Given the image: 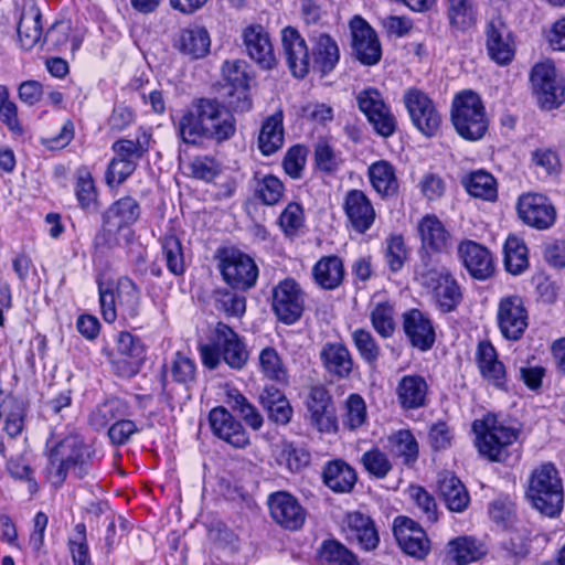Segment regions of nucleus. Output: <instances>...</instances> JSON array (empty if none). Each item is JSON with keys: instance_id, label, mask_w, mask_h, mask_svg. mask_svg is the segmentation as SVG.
Segmentation results:
<instances>
[{"instance_id": "39448f33", "label": "nucleus", "mask_w": 565, "mask_h": 565, "mask_svg": "<svg viewBox=\"0 0 565 565\" xmlns=\"http://www.w3.org/2000/svg\"><path fill=\"white\" fill-rule=\"evenodd\" d=\"M202 363L215 370L221 361L231 369L242 370L248 361V351L239 335L227 324L217 322L211 342L199 347Z\"/></svg>"}, {"instance_id": "052dcab7", "label": "nucleus", "mask_w": 565, "mask_h": 565, "mask_svg": "<svg viewBox=\"0 0 565 565\" xmlns=\"http://www.w3.org/2000/svg\"><path fill=\"white\" fill-rule=\"evenodd\" d=\"M162 253L168 269L173 275H182L184 273L185 265L180 239L174 235L166 236L162 239Z\"/></svg>"}, {"instance_id": "7c9ffc66", "label": "nucleus", "mask_w": 565, "mask_h": 565, "mask_svg": "<svg viewBox=\"0 0 565 565\" xmlns=\"http://www.w3.org/2000/svg\"><path fill=\"white\" fill-rule=\"evenodd\" d=\"M258 402L271 423L286 426L291 422L294 408L279 388L266 385L258 396Z\"/></svg>"}, {"instance_id": "aec40b11", "label": "nucleus", "mask_w": 565, "mask_h": 565, "mask_svg": "<svg viewBox=\"0 0 565 565\" xmlns=\"http://www.w3.org/2000/svg\"><path fill=\"white\" fill-rule=\"evenodd\" d=\"M498 326L502 335L512 341L522 338L527 328V311L521 297H504L498 306Z\"/></svg>"}, {"instance_id": "c756f323", "label": "nucleus", "mask_w": 565, "mask_h": 565, "mask_svg": "<svg viewBox=\"0 0 565 565\" xmlns=\"http://www.w3.org/2000/svg\"><path fill=\"white\" fill-rule=\"evenodd\" d=\"M173 45L190 60H199L210 53L211 38L204 26L190 25L180 30Z\"/></svg>"}, {"instance_id": "4c0bfd02", "label": "nucleus", "mask_w": 565, "mask_h": 565, "mask_svg": "<svg viewBox=\"0 0 565 565\" xmlns=\"http://www.w3.org/2000/svg\"><path fill=\"white\" fill-rule=\"evenodd\" d=\"M386 447L398 458H402L404 465L412 466L418 459V443L408 429H399L387 437Z\"/></svg>"}, {"instance_id": "4468645a", "label": "nucleus", "mask_w": 565, "mask_h": 565, "mask_svg": "<svg viewBox=\"0 0 565 565\" xmlns=\"http://www.w3.org/2000/svg\"><path fill=\"white\" fill-rule=\"evenodd\" d=\"M116 351L118 358L111 362L114 372L120 377L135 376L146 359V349L141 339L128 331H121L117 335Z\"/></svg>"}, {"instance_id": "c85d7f7f", "label": "nucleus", "mask_w": 565, "mask_h": 565, "mask_svg": "<svg viewBox=\"0 0 565 565\" xmlns=\"http://www.w3.org/2000/svg\"><path fill=\"white\" fill-rule=\"evenodd\" d=\"M398 405L404 411H414L427 406L428 384L418 374L401 377L395 388Z\"/></svg>"}, {"instance_id": "864d4df0", "label": "nucleus", "mask_w": 565, "mask_h": 565, "mask_svg": "<svg viewBox=\"0 0 565 565\" xmlns=\"http://www.w3.org/2000/svg\"><path fill=\"white\" fill-rule=\"evenodd\" d=\"M111 149L116 157L125 161L129 160L132 166L137 167L139 160L149 150V136L143 134L142 138H137L136 140L119 139L113 143Z\"/></svg>"}, {"instance_id": "6ab92c4d", "label": "nucleus", "mask_w": 565, "mask_h": 565, "mask_svg": "<svg viewBox=\"0 0 565 565\" xmlns=\"http://www.w3.org/2000/svg\"><path fill=\"white\" fill-rule=\"evenodd\" d=\"M311 425L322 434H334L338 430V419L332 405V396L322 385L312 386L306 402Z\"/></svg>"}, {"instance_id": "79ce46f5", "label": "nucleus", "mask_w": 565, "mask_h": 565, "mask_svg": "<svg viewBox=\"0 0 565 565\" xmlns=\"http://www.w3.org/2000/svg\"><path fill=\"white\" fill-rule=\"evenodd\" d=\"M118 307L125 320L137 321L140 313V290L129 278L118 282Z\"/></svg>"}, {"instance_id": "69168bd1", "label": "nucleus", "mask_w": 565, "mask_h": 565, "mask_svg": "<svg viewBox=\"0 0 565 565\" xmlns=\"http://www.w3.org/2000/svg\"><path fill=\"white\" fill-rule=\"evenodd\" d=\"M385 258L393 273L399 271L407 258V249L403 236L393 235L386 242Z\"/></svg>"}, {"instance_id": "423d86ee", "label": "nucleus", "mask_w": 565, "mask_h": 565, "mask_svg": "<svg viewBox=\"0 0 565 565\" xmlns=\"http://www.w3.org/2000/svg\"><path fill=\"white\" fill-rule=\"evenodd\" d=\"M472 429L477 436L476 444L481 455L491 461L504 462L509 457L508 447L516 441L520 429L488 414L483 419L475 420Z\"/></svg>"}, {"instance_id": "13d9d810", "label": "nucleus", "mask_w": 565, "mask_h": 565, "mask_svg": "<svg viewBox=\"0 0 565 565\" xmlns=\"http://www.w3.org/2000/svg\"><path fill=\"white\" fill-rule=\"evenodd\" d=\"M259 366L262 373L276 382L287 383V371L281 359L273 347L264 348L259 353Z\"/></svg>"}, {"instance_id": "c9c22d12", "label": "nucleus", "mask_w": 565, "mask_h": 565, "mask_svg": "<svg viewBox=\"0 0 565 565\" xmlns=\"http://www.w3.org/2000/svg\"><path fill=\"white\" fill-rule=\"evenodd\" d=\"M284 113L278 109L268 116L260 128L258 136V148L265 156H270L284 145Z\"/></svg>"}, {"instance_id": "a18cd8bd", "label": "nucleus", "mask_w": 565, "mask_h": 565, "mask_svg": "<svg viewBox=\"0 0 565 565\" xmlns=\"http://www.w3.org/2000/svg\"><path fill=\"white\" fill-rule=\"evenodd\" d=\"M467 192L486 201H494L498 198L495 179L483 170L472 171L462 181Z\"/></svg>"}, {"instance_id": "f03ea898", "label": "nucleus", "mask_w": 565, "mask_h": 565, "mask_svg": "<svg viewBox=\"0 0 565 565\" xmlns=\"http://www.w3.org/2000/svg\"><path fill=\"white\" fill-rule=\"evenodd\" d=\"M236 131V120L228 109L216 99L199 98L181 116L178 135L184 143L201 145L204 141L222 143Z\"/></svg>"}, {"instance_id": "72a5a7b5", "label": "nucleus", "mask_w": 565, "mask_h": 565, "mask_svg": "<svg viewBox=\"0 0 565 565\" xmlns=\"http://www.w3.org/2000/svg\"><path fill=\"white\" fill-rule=\"evenodd\" d=\"M313 281L323 290H334L343 282L345 270L337 255L321 257L311 270Z\"/></svg>"}, {"instance_id": "1a4fd4ad", "label": "nucleus", "mask_w": 565, "mask_h": 565, "mask_svg": "<svg viewBox=\"0 0 565 565\" xmlns=\"http://www.w3.org/2000/svg\"><path fill=\"white\" fill-rule=\"evenodd\" d=\"M533 94L539 106L545 110L558 108L565 102V77L553 62L546 61L533 66L530 75Z\"/></svg>"}, {"instance_id": "e2e57ef3", "label": "nucleus", "mask_w": 565, "mask_h": 565, "mask_svg": "<svg viewBox=\"0 0 565 565\" xmlns=\"http://www.w3.org/2000/svg\"><path fill=\"white\" fill-rule=\"evenodd\" d=\"M366 422V405L359 394H351L345 402L342 423L350 430L360 428Z\"/></svg>"}, {"instance_id": "5fc2aeb1", "label": "nucleus", "mask_w": 565, "mask_h": 565, "mask_svg": "<svg viewBox=\"0 0 565 565\" xmlns=\"http://www.w3.org/2000/svg\"><path fill=\"white\" fill-rule=\"evenodd\" d=\"M343 159L341 152L326 139H319L315 145V164L324 173H334L339 170Z\"/></svg>"}, {"instance_id": "bf43d9fd", "label": "nucleus", "mask_w": 565, "mask_h": 565, "mask_svg": "<svg viewBox=\"0 0 565 565\" xmlns=\"http://www.w3.org/2000/svg\"><path fill=\"white\" fill-rule=\"evenodd\" d=\"M320 555L330 565H360L356 556L335 540L326 541L321 546Z\"/></svg>"}, {"instance_id": "ddd939ff", "label": "nucleus", "mask_w": 565, "mask_h": 565, "mask_svg": "<svg viewBox=\"0 0 565 565\" xmlns=\"http://www.w3.org/2000/svg\"><path fill=\"white\" fill-rule=\"evenodd\" d=\"M273 310L285 324L297 322L305 310V294L292 278H286L273 289Z\"/></svg>"}, {"instance_id": "a878e982", "label": "nucleus", "mask_w": 565, "mask_h": 565, "mask_svg": "<svg viewBox=\"0 0 565 565\" xmlns=\"http://www.w3.org/2000/svg\"><path fill=\"white\" fill-rule=\"evenodd\" d=\"M319 358L323 369L332 377L344 380L351 376L354 360L343 342H326L320 349Z\"/></svg>"}, {"instance_id": "4d7b16f0", "label": "nucleus", "mask_w": 565, "mask_h": 565, "mask_svg": "<svg viewBox=\"0 0 565 565\" xmlns=\"http://www.w3.org/2000/svg\"><path fill=\"white\" fill-rule=\"evenodd\" d=\"M361 463L371 477L380 480L386 478L393 469L387 454L377 447L365 451L361 457Z\"/></svg>"}, {"instance_id": "ea45409f", "label": "nucleus", "mask_w": 565, "mask_h": 565, "mask_svg": "<svg viewBox=\"0 0 565 565\" xmlns=\"http://www.w3.org/2000/svg\"><path fill=\"white\" fill-rule=\"evenodd\" d=\"M106 223L122 228L136 223L140 216L139 203L131 196H125L114 202L104 213Z\"/></svg>"}, {"instance_id": "a211bd4d", "label": "nucleus", "mask_w": 565, "mask_h": 565, "mask_svg": "<svg viewBox=\"0 0 565 565\" xmlns=\"http://www.w3.org/2000/svg\"><path fill=\"white\" fill-rule=\"evenodd\" d=\"M393 534L401 550L417 559L430 552V541L424 529L408 516L399 515L393 522Z\"/></svg>"}, {"instance_id": "20e7f679", "label": "nucleus", "mask_w": 565, "mask_h": 565, "mask_svg": "<svg viewBox=\"0 0 565 565\" xmlns=\"http://www.w3.org/2000/svg\"><path fill=\"white\" fill-rule=\"evenodd\" d=\"M94 451L76 435L56 443L49 452L47 476L54 487L63 484L71 468L78 478L88 473Z\"/></svg>"}, {"instance_id": "f3484780", "label": "nucleus", "mask_w": 565, "mask_h": 565, "mask_svg": "<svg viewBox=\"0 0 565 565\" xmlns=\"http://www.w3.org/2000/svg\"><path fill=\"white\" fill-rule=\"evenodd\" d=\"M457 254L462 266L473 279L483 281L494 275V258L484 245L472 239H462L458 244Z\"/></svg>"}, {"instance_id": "473e14b6", "label": "nucleus", "mask_w": 565, "mask_h": 565, "mask_svg": "<svg viewBox=\"0 0 565 565\" xmlns=\"http://www.w3.org/2000/svg\"><path fill=\"white\" fill-rule=\"evenodd\" d=\"M323 483L335 493H349L356 483V472L343 459H332L322 469Z\"/></svg>"}, {"instance_id": "f704fd0d", "label": "nucleus", "mask_w": 565, "mask_h": 565, "mask_svg": "<svg viewBox=\"0 0 565 565\" xmlns=\"http://www.w3.org/2000/svg\"><path fill=\"white\" fill-rule=\"evenodd\" d=\"M438 492L452 512L461 513L469 505L470 495L465 484L452 473H446L438 481Z\"/></svg>"}, {"instance_id": "393cba45", "label": "nucleus", "mask_w": 565, "mask_h": 565, "mask_svg": "<svg viewBox=\"0 0 565 565\" xmlns=\"http://www.w3.org/2000/svg\"><path fill=\"white\" fill-rule=\"evenodd\" d=\"M343 210L352 228L360 234L370 230L375 221L376 214L373 204L361 190L347 192Z\"/></svg>"}, {"instance_id": "338daca9", "label": "nucleus", "mask_w": 565, "mask_h": 565, "mask_svg": "<svg viewBox=\"0 0 565 565\" xmlns=\"http://www.w3.org/2000/svg\"><path fill=\"white\" fill-rule=\"evenodd\" d=\"M305 224L303 210L300 204L296 202L289 203L279 216V225L282 232L292 236L297 234L300 227Z\"/></svg>"}, {"instance_id": "49530a36", "label": "nucleus", "mask_w": 565, "mask_h": 565, "mask_svg": "<svg viewBox=\"0 0 565 565\" xmlns=\"http://www.w3.org/2000/svg\"><path fill=\"white\" fill-rule=\"evenodd\" d=\"M77 202L85 212L96 213L99 209L98 193L89 171L79 169L75 183Z\"/></svg>"}, {"instance_id": "6e6d98bb", "label": "nucleus", "mask_w": 565, "mask_h": 565, "mask_svg": "<svg viewBox=\"0 0 565 565\" xmlns=\"http://www.w3.org/2000/svg\"><path fill=\"white\" fill-rule=\"evenodd\" d=\"M254 194L262 203L274 205L282 198L284 184L273 174L263 178L255 177Z\"/></svg>"}, {"instance_id": "0eeeda50", "label": "nucleus", "mask_w": 565, "mask_h": 565, "mask_svg": "<svg viewBox=\"0 0 565 565\" xmlns=\"http://www.w3.org/2000/svg\"><path fill=\"white\" fill-rule=\"evenodd\" d=\"M526 497L543 515L555 518L561 514L564 502L563 483L552 463L542 465L532 472Z\"/></svg>"}, {"instance_id": "3c124183", "label": "nucleus", "mask_w": 565, "mask_h": 565, "mask_svg": "<svg viewBox=\"0 0 565 565\" xmlns=\"http://www.w3.org/2000/svg\"><path fill=\"white\" fill-rule=\"evenodd\" d=\"M71 31L72 25L70 21H56L46 31L43 43L47 45L49 50L61 52L66 50L70 42H72L71 50L74 52L78 50L81 40L77 38L71 40Z\"/></svg>"}, {"instance_id": "e433bc0d", "label": "nucleus", "mask_w": 565, "mask_h": 565, "mask_svg": "<svg viewBox=\"0 0 565 565\" xmlns=\"http://www.w3.org/2000/svg\"><path fill=\"white\" fill-rule=\"evenodd\" d=\"M196 364L194 360L181 352H177L166 371L162 379V386H167V377L171 376L172 381L182 386L185 391H190L196 383Z\"/></svg>"}, {"instance_id": "6e6552de", "label": "nucleus", "mask_w": 565, "mask_h": 565, "mask_svg": "<svg viewBox=\"0 0 565 565\" xmlns=\"http://www.w3.org/2000/svg\"><path fill=\"white\" fill-rule=\"evenodd\" d=\"M451 124L465 140H480L488 130V118L480 96L473 92L458 94L451 105Z\"/></svg>"}, {"instance_id": "b1692460", "label": "nucleus", "mask_w": 565, "mask_h": 565, "mask_svg": "<svg viewBox=\"0 0 565 565\" xmlns=\"http://www.w3.org/2000/svg\"><path fill=\"white\" fill-rule=\"evenodd\" d=\"M418 234L420 237V266L426 255L443 254L450 248V234L443 222L436 215H426L418 223Z\"/></svg>"}, {"instance_id": "37998d69", "label": "nucleus", "mask_w": 565, "mask_h": 565, "mask_svg": "<svg viewBox=\"0 0 565 565\" xmlns=\"http://www.w3.org/2000/svg\"><path fill=\"white\" fill-rule=\"evenodd\" d=\"M448 20L452 29L466 32L477 22V8L473 0H448Z\"/></svg>"}, {"instance_id": "0e129e2a", "label": "nucleus", "mask_w": 565, "mask_h": 565, "mask_svg": "<svg viewBox=\"0 0 565 565\" xmlns=\"http://www.w3.org/2000/svg\"><path fill=\"white\" fill-rule=\"evenodd\" d=\"M248 64L244 60L225 61L222 66L223 78L233 87H249Z\"/></svg>"}, {"instance_id": "603ef678", "label": "nucleus", "mask_w": 565, "mask_h": 565, "mask_svg": "<svg viewBox=\"0 0 565 565\" xmlns=\"http://www.w3.org/2000/svg\"><path fill=\"white\" fill-rule=\"evenodd\" d=\"M227 404L236 412L253 430H259L264 425V417L259 411L239 392L227 395Z\"/></svg>"}, {"instance_id": "412c9836", "label": "nucleus", "mask_w": 565, "mask_h": 565, "mask_svg": "<svg viewBox=\"0 0 565 565\" xmlns=\"http://www.w3.org/2000/svg\"><path fill=\"white\" fill-rule=\"evenodd\" d=\"M486 47L489 57L499 65H508L514 57L512 32L500 15L486 25Z\"/></svg>"}, {"instance_id": "bb28decb", "label": "nucleus", "mask_w": 565, "mask_h": 565, "mask_svg": "<svg viewBox=\"0 0 565 565\" xmlns=\"http://www.w3.org/2000/svg\"><path fill=\"white\" fill-rule=\"evenodd\" d=\"M42 14L34 0H23L17 26L20 47L33 49L42 38Z\"/></svg>"}, {"instance_id": "9b49d317", "label": "nucleus", "mask_w": 565, "mask_h": 565, "mask_svg": "<svg viewBox=\"0 0 565 565\" xmlns=\"http://www.w3.org/2000/svg\"><path fill=\"white\" fill-rule=\"evenodd\" d=\"M403 100L416 129L427 138L435 137L440 129L443 118L434 100L416 88L408 89Z\"/></svg>"}, {"instance_id": "dca6fc26", "label": "nucleus", "mask_w": 565, "mask_h": 565, "mask_svg": "<svg viewBox=\"0 0 565 565\" xmlns=\"http://www.w3.org/2000/svg\"><path fill=\"white\" fill-rule=\"evenodd\" d=\"M522 222L536 230H547L556 221V210L547 196L541 193L522 194L516 204Z\"/></svg>"}, {"instance_id": "5701e85b", "label": "nucleus", "mask_w": 565, "mask_h": 565, "mask_svg": "<svg viewBox=\"0 0 565 565\" xmlns=\"http://www.w3.org/2000/svg\"><path fill=\"white\" fill-rule=\"evenodd\" d=\"M209 422L213 434L234 448H245L249 445V436L244 426L225 407L211 409Z\"/></svg>"}, {"instance_id": "8fccbe9b", "label": "nucleus", "mask_w": 565, "mask_h": 565, "mask_svg": "<svg viewBox=\"0 0 565 565\" xmlns=\"http://www.w3.org/2000/svg\"><path fill=\"white\" fill-rule=\"evenodd\" d=\"M351 339L361 360L370 367H374L382 355V350L371 331L358 328L352 331Z\"/></svg>"}, {"instance_id": "09e8293b", "label": "nucleus", "mask_w": 565, "mask_h": 565, "mask_svg": "<svg viewBox=\"0 0 565 565\" xmlns=\"http://www.w3.org/2000/svg\"><path fill=\"white\" fill-rule=\"evenodd\" d=\"M370 321L380 337L391 338L396 329L394 303L387 300L376 302L370 311Z\"/></svg>"}, {"instance_id": "c03bdc74", "label": "nucleus", "mask_w": 565, "mask_h": 565, "mask_svg": "<svg viewBox=\"0 0 565 565\" xmlns=\"http://www.w3.org/2000/svg\"><path fill=\"white\" fill-rule=\"evenodd\" d=\"M128 414V406L119 398H110L97 405L89 414V425L100 430L108 426L113 420L125 417Z\"/></svg>"}, {"instance_id": "de8ad7c7", "label": "nucleus", "mask_w": 565, "mask_h": 565, "mask_svg": "<svg viewBox=\"0 0 565 565\" xmlns=\"http://www.w3.org/2000/svg\"><path fill=\"white\" fill-rule=\"evenodd\" d=\"M449 554L458 565L478 561L486 554V547L473 537L460 536L449 542Z\"/></svg>"}, {"instance_id": "a19ab883", "label": "nucleus", "mask_w": 565, "mask_h": 565, "mask_svg": "<svg viewBox=\"0 0 565 565\" xmlns=\"http://www.w3.org/2000/svg\"><path fill=\"white\" fill-rule=\"evenodd\" d=\"M503 263L508 273L516 276L529 267L527 247L515 235H509L503 245Z\"/></svg>"}, {"instance_id": "2eb2a0df", "label": "nucleus", "mask_w": 565, "mask_h": 565, "mask_svg": "<svg viewBox=\"0 0 565 565\" xmlns=\"http://www.w3.org/2000/svg\"><path fill=\"white\" fill-rule=\"evenodd\" d=\"M271 519L280 527L288 531L300 530L307 518L306 509L299 500L287 491H277L267 499Z\"/></svg>"}, {"instance_id": "f257e3e1", "label": "nucleus", "mask_w": 565, "mask_h": 565, "mask_svg": "<svg viewBox=\"0 0 565 565\" xmlns=\"http://www.w3.org/2000/svg\"><path fill=\"white\" fill-rule=\"evenodd\" d=\"M308 42L292 25L280 30V43L287 66L296 78H305L310 70L322 76L330 74L340 62L338 41L320 29L307 31Z\"/></svg>"}, {"instance_id": "4be33fe9", "label": "nucleus", "mask_w": 565, "mask_h": 565, "mask_svg": "<svg viewBox=\"0 0 565 565\" xmlns=\"http://www.w3.org/2000/svg\"><path fill=\"white\" fill-rule=\"evenodd\" d=\"M352 50L356 58L364 65H375L382 56L381 44L375 31L361 17L350 22Z\"/></svg>"}, {"instance_id": "58836bf2", "label": "nucleus", "mask_w": 565, "mask_h": 565, "mask_svg": "<svg viewBox=\"0 0 565 565\" xmlns=\"http://www.w3.org/2000/svg\"><path fill=\"white\" fill-rule=\"evenodd\" d=\"M369 177L374 190L382 196H393L397 193L398 181L395 168L388 161H377L370 166Z\"/></svg>"}, {"instance_id": "2f4dec72", "label": "nucleus", "mask_w": 565, "mask_h": 565, "mask_svg": "<svg viewBox=\"0 0 565 565\" xmlns=\"http://www.w3.org/2000/svg\"><path fill=\"white\" fill-rule=\"evenodd\" d=\"M344 523V532L348 540L356 541L365 551L376 548L380 537L370 516L358 511L351 512L347 515Z\"/></svg>"}, {"instance_id": "680f3d73", "label": "nucleus", "mask_w": 565, "mask_h": 565, "mask_svg": "<svg viewBox=\"0 0 565 565\" xmlns=\"http://www.w3.org/2000/svg\"><path fill=\"white\" fill-rule=\"evenodd\" d=\"M67 545L74 565H92L84 523L75 525V535L68 539Z\"/></svg>"}, {"instance_id": "7ed1b4c3", "label": "nucleus", "mask_w": 565, "mask_h": 565, "mask_svg": "<svg viewBox=\"0 0 565 565\" xmlns=\"http://www.w3.org/2000/svg\"><path fill=\"white\" fill-rule=\"evenodd\" d=\"M416 279L441 313L456 311L463 300L462 288L450 268L439 264L430 255L424 256L423 267L416 271Z\"/></svg>"}, {"instance_id": "9d476101", "label": "nucleus", "mask_w": 565, "mask_h": 565, "mask_svg": "<svg viewBox=\"0 0 565 565\" xmlns=\"http://www.w3.org/2000/svg\"><path fill=\"white\" fill-rule=\"evenodd\" d=\"M218 258L223 279L233 289L246 291L256 285L259 270L249 255L231 247L222 249Z\"/></svg>"}, {"instance_id": "cd10ccee", "label": "nucleus", "mask_w": 565, "mask_h": 565, "mask_svg": "<svg viewBox=\"0 0 565 565\" xmlns=\"http://www.w3.org/2000/svg\"><path fill=\"white\" fill-rule=\"evenodd\" d=\"M403 329L411 344L420 351L429 350L435 343V329L431 320L418 309L403 315Z\"/></svg>"}, {"instance_id": "f8f14e48", "label": "nucleus", "mask_w": 565, "mask_h": 565, "mask_svg": "<svg viewBox=\"0 0 565 565\" xmlns=\"http://www.w3.org/2000/svg\"><path fill=\"white\" fill-rule=\"evenodd\" d=\"M244 53L263 71H271L278 65L274 43L268 30L259 24L252 23L241 31Z\"/></svg>"}, {"instance_id": "774afa93", "label": "nucleus", "mask_w": 565, "mask_h": 565, "mask_svg": "<svg viewBox=\"0 0 565 565\" xmlns=\"http://www.w3.org/2000/svg\"><path fill=\"white\" fill-rule=\"evenodd\" d=\"M367 120L373 126L375 132L384 138L393 136L397 128L396 118L387 105L370 115Z\"/></svg>"}]
</instances>
